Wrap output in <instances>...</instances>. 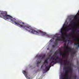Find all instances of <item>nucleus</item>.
<instances>
[{"label":"nucleus","instance_id":"nucleus-24","mask_svg":"<svg viewBox=\"0 0 79 79\" xmlns=\"http://www.w3.org/2000/svg\"><path fill=\"white\" fill-rule=\"evenodd\" d=\"M52 47L53 48H55V45H52Z\"/></svg>","mask_w":79,"mask_h":79},{"label":"nucleus","instance_id":"nucleus-18","mask_svg":"<svg viewBox=\"0 0 79 79\" xmlns=\"http://www.w3.org/2000/svg\"><path fill=\"white\" fill-rule=\"evenodd\" d=\"M41 60H40V61H38L37 62V66H39V64L40 63H41Z\"/></svg>","mask_w":79,"mask_h":79},{"label":"nucleus","instance_id":"nucleus-7","mask_svg":"<svg viewBox=\"0 0 79 79\" xmlns=\"http://www.w3.org/2000/svg\"><path fill=\"white\" fill-rule=\"evenodd\" d=\"M70 23H72V24L74 26H76V22H75V20L74 19L72 20Z\"/></svg>","mask_w":79,"mask_h":79},{"label":"nucleus","instance_id":"nucleus-13","mask_svg":"<svg viewBox=\"0 0 79 79\" xmlns=\"http://www.w3.org/2000/svg\"><path fill=\"white\" fill-rule=\"evenodd\" d=\"M57 52H58V51H56L54 54L53 55L52 57H53L54 56H56L57 55V54H58V53Z\"/></svg>","mask_w":79,"mask_h":79},{"label":"nucleus","instance_id":"nucleus-17","mask_svg":"<svg viewBox=\"0 0 79 79\" xmlns=\"http://www.w3.org/2000/svg\"><path fill=\"white\" fill-rule=\"evenodd\" d=\"M23 73L24 74H27V72L25 71H23Z\"/></svg>","mask_w":79,"mask_h":79},{"label":"nucleus","instance_id":"nucleus-15","mask_svg":"<svg viewBox=\"0 0 79 79\" xmlns=\"http://www.w3.org/2000/svg\"><path fill=\"white\" fill-rule=\"evenodd\" d=\"M71 28L69 27L66 29V31H69L70 30H71Z\"/></svg>","mask_w":79,"mask_h":79},{"label":"nucleus","instance_id":"nucleus-6","mask_svg":"<svg viewBox=\"0 0 79 79\" xmlns=\"http://www.w3.org/2000/svg\"><path fill=\"white\" fill-rule=\"evenodd\" d=\"M64 61L65 62V63H64V64L65 66L68 65V64H69V62H68L67 60H64Z\"/></svg>","mask_w":79,"mask_h":79},{"label":"nucleus","instance_id":"nucleus-9","mask_svg":"<svg viewBox=\"0 0 79 79\" xmlns=\"http://www.w3.org/2000/svg\"><path fill=\"white\" fill-rule=\"evenodd\" d=\"M66 52L64 53L62 55V57H63V58H65L66 57Z\"/></svg>","mask_w":79,"mask_h":79},{"label":"nucleus","instance_id":"nucleus-10","mask_svg":"<svg viewBox=\"0 0 79 79\" xmlns=\"http://www.w3.org/2000/svg\"><path fill=\"white\" fill-rule=\"evenodd\" d=\"M74 30V29H73V31L72 32L71 34H69L68 35H67V37H68V36H72L73 35V34H74V31H73Z\"/></svg>","mask_w":79,"mask_h":79},{"label":"nucleus","instance_id":"nucleus-34","mask_svg":"<svg viewBox=\"0 0 79 79\" xmlns=\"http://www.w3.org/2000/svg\"><path fill=\"white\" fill-rule=\"evenodd\" d=\"M77 63H78V62H77Z\"/></svg>","mask_w":79,"mask_h":79},{"label":"nucleus","instance_id":"nucleus-16","mask_svg":"<svg viewBox=\"0 0 79 79\" xmlns=\"http://www.w3.org/2000/svg\"><path fill=\"white\" fill-rule=\"evenodd\" d=\"M45 55H44L41 58V59L42 60H43V59H44L45 58Z\"/></svg>","mask_w":79,"mask_h":79},{"label":"nucleus","instance_id":"nucleus-5","mask_svg":"<svg viewBox=\"0 0 79 79\" xmlns=\"http://www.w3.org/2000/svg\"><path fill=\"white\" fill-rule=\"evenodd\" d=\"M68 73H69V70H68V69L66 70L65 71V73L62 76V79H64V77L66 76V75L68 74Z\"/></svg>","mask_w":79,"mask_h":79},{"label":"nucleus","instance_id":"nucleus-8","mask_svg":"<svg viewBox=\"0 0 79 79\" xmlns=\"http://www.w3.org/2000/svg\"><path fill=\"white\" fill-rule=\"evenodd\" d=\"M48 59H49V58H48L46 59L45 60L44 63H47V64H48Z\"/></svg>","mask_w":79,"mask_h":79},{"label":"nucleus","instance_id":"nucleus-30","mask_svg":"<svg viewBox=\"0 0 79 79\" xmlns=\"http://www.w3.org/2000/svg\"><path fill=\"white\" fill-rule=\"evenodd\" d=\"M27 79H31L30 78L28 77V78H27Z\"/></svg>","mask_w":79,"mask_h":79},{"label":"nucleus","instance_id":"nucleus-33","mask_svg":"<svg viewBox=\"0 0 79 79\" xmlns=\"http://www.w3.org/2000/svg\"><path fill=\"white\" fill-rule=\"evenodd\" d=\"M78 32H79V31H78Z\"/></svg>","mask_w":79,"mask_h":79},{"label":"nucleus","instance_id":"nucleus-4","mask_svg":"<svg viewBox=\"0 0 79 79\" xmlns=\"http://www.w3.org/2000/svg\"><path fill=\"white\" fill-rule=\"evenodd\" d=\"M64 48H66V49H67L69 51L71 52L73 51V49L72 48H71L69 47L68 46H65Z\"/></svg>","mask_w":79,"mask_h":79},{"label":"nucleus","instance_id":"nucleus-23","mask_svg":"<svg viewBox=\"0 0 79 79\" xmlns=\"http://www.w3.org/2000/svg\"><path fill=\"white\" fill-rule=\"evenodd\" d=\"M54 37H57V35H54Z\"/></svg>","mask_w":79,"mask_h":79},{"label":"nucleus","instance_id":"nucleus-12","mask_svg":"<svg viewBox=\"0 0 79 79\" xmlns=\"http://www.w3.org/2000/svg\"><path fill=\"white\" fill-rule=\"evenodd\" d=\"M67 69H69L70 72H72V71H73V69H72V68H71V66L69 67L68 68H67Z\"/></svg>","mask_w":79,"mask_h":79},{"label":"nucleus","instance_id":"nucleus-35","mask_svg":"<svg viewBox=\"0 0 79 79\" xmlns=\"http://www.w3.org/2000/svg\"><path fill=\"white\" fill-rule=\"evenodd\" d=\"M45 66H46V65H45Z\"/></svg>","mask_w":79,"mask_h":79},{"label":"nucleus","instance_id":"nucleus-11","mask_svg":"<svg viewBox=\"0 0 79 79\" xmlns=\"http://www.w3.org/2000/svg\"><path fill=\"white\" fill-rule=\"evenodd\" d=\"M60 60V61H59V63H60L61 65H62V64H63V60L61 59H60L59 60Z\"/></svg>","mask_w":79,"mask_h":79},{"label":"nucleus","instance_id":"nucleus-1","mask_svg":"<svg viewBox=\"0 0 79 79\" xmlns=\"http://www.w3.org/2000/svg\"><path fill=\"white\" fill-rule=\"evenodd\" d=\"M1 14L2 15H0V17H2V18L4 19L5 20H6V19L9 20V19L12 23L15 24V25L17 26H19L20 27H23L24 29L26 31H27L29 32L32 33L33 34H35V30L31 29V26H30L28 25H24V22H18L13 20V18L12 16L7 15V12L6 11L2 12L1 13Z\"/></svg>","mask_w":79,"mask_h":79},{"label":"nucleus","instance_id":"nucleus-19","mask_svg":"<svg viewBox=\"0 0 79 79\" xmlns=\"http://www.w3.org/2000/svg\"><path fill=\"white\" fill-rule=\"evenodd\" d=\"M73 40L75 41L77 40V38H75L74 37H73Z\"/></svg>","mask_w":79,"mask_h":79},{"label":"nucleus","instance_id":"nucleus-20","mask_svg":"<svg viewBox=\"0 0 79 79\" xmlns=\"http://www.w3.org/2000/svg\"><path fill=\"white\" fill-rule=\"evenodd\" d=\"M73 77H74V79H76V77H77V76H76V75L73 76Z\"/></svg>","mask_w":79,"mask_h":79},{"label":"nucleus","instance_id":"nucleus-32","mask_svg":"<svg viewBox=\"0 0 79 79\" xmlns=\"http://www.w3.org/2000/svg\"><path fill=\"white\" fill-rule=\"evenodd\" d=\"M67 27H69V26H67Z\"/></svg>","mask_w":79,"mask_h":79},{"label":"nucleus","instance_id":"nucleus-28","mask_svg":"<svg viewBox=\"0 0 79 79\" xmlns=\"http://www.w3.org/2000/svg\"><path fill=\"white\" fill-rule=\"evenodd\" d=\"M39 57H40V58H41V57H42V55H40L39 56Z\"/></svg>","mask_w":79,"mask_h":79},{"label":"nucleus","instance_id":"nucleus-21","mask_svg":"<svg viewBox=\"0 0 79 79\" xmlns=\"http://www.w3.org/2000/svg\"><path fill=\"white\" fill-rule=\"evenodd\" d=\"M72 41L71 40H68V43H71Z\"/></svg>","mask_w":79,"mask_h":79},{"label":"nucleus","instance_id":"nucleus-3","mask_svg":"<svg viewBox=\"0 0 79 79\" xmlns=\"http://www.w3.org/2000/svg\"><path fill=\"white\" fill-rule=\"evenodd\" d=\"M51 60H52L50 63V67H51L52 65V63H53L52 66H53V64H55L56 63H59V61H57V60H60V58L58 56H56V58L55 59V57L52 56L51 58Z\"/></svg>","mask_w":79,"mask_h":79},{"label":"nucleus","instance_id":"nucleus-14","mask_svg":"<svg viewBox=\"0 0 79 79\" xmlns=\"http://www.w3.org/2000/svg\"><path fill=\"white\" fill-rule=\"evenodd\" d=\"M50 66H46L45 68V69H48V70H49L50 69Z\"/></svg>","mask_w":79,"mask_h":79},{"label":"nucleus","instance_id":"nucleus-31","mask_svg":"<svg viewBox=\"0 0 79 79\" xmlns=\"http://www.w3.org/2000/svg\"><path fill=\"white\" fill-rule=\"evenodd\" d=\"M42 66H43V65H42L41 66V68H42Z\"/></svg>","mask_w":79,"mask_h":79},{"label":"nucleus","instance_id":"nucleus-25","mask_svg":"<svg viewBox=\"0 0 79 79\" xmlns=\"http://www.w3.org/2000/svg\"><path fill=\"white\" fill-rule=\"evenodd\" d=\"M56 42L55 43V45H57V44H58V43L57 42H58V41H56Z\"/></svg>","mask_w":79,"mask_h":79},{"label":"nucleus","instance_id":"nucleus-22","mask_svg":"<svg viewBox=\"0 0 79 79\" xmlns=\"http://www.w3.org/2000/svg\"><path fill=\"white\" fill-rule=\"evenodd\" d=\"M75 19H76V18H77V15H76L74 17Z\"/></svg>","mask_w":79,"mask_h":79},{"label":"nucleus","instance_id":"nucleus-27","mask_svg":"<svg viewBox=\"0 0 79 79\" xmlns=\"http://www.w3.org/2000/svg\"><path fill=\"white\" fill-rule=\"evenodd\" d=\"M60 55H63V54H62V53L61 52H60Z\"/></svg>","mask_w":79,"mask_h":79},{"label":"nucleus","instance_id":"nucleus-2","mask_svg":"<svg viewBox=\"0 0 79 79\" xmlns=\"http://www.w3.org/2000/svg\"><path fill=\"white\" fill-rule=\"evenodd\" d=\"M65 24H64L63 25V27L60 30V33H61V38H60V36H57L56 39L55 41L56 42H57V41H60L62 40V41H64V32L63 31V30L64 29V27H65L64 26Z\"/></svg>","mask_w":79,"mask_h":79},{"label":"nucleus","instance_id":"nucleus-26","mask_svg":"<svg viewBox=\"0 0 79 79\" xmlns=\"http://www.w3.org/2000/svg\"><path fill=\"white\" fill-rule=\"evenodd\" d=\"M25 77H26V78H28V77L27 76V75H25Z\"/></svg>","mask_w":79,"mask_h":79},{"label":"nucleus","instance_id":"nucleus-29","mask_svg":"<svg viewBox=\"0 0 79 79\" xmlns=\"http://www.w3.org/2000/svg\"><path fill=\"white\" fill-rule=\"evenodd\" d=\"M75 52H73V54H75Z\"/></svg>","mask_w":79,"mask_h":79}]
</instances>
